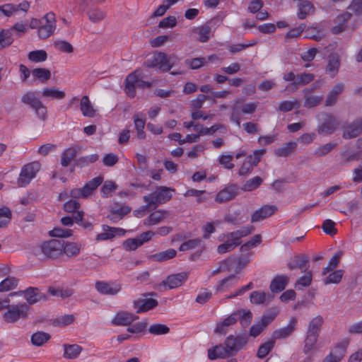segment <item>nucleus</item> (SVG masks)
I'll return each instance as SVG.
<instances>
[{"instance_id":"obj_1","label":"nucleus","mask_w":362,"mask_h":362,"mask_svg":"<svg viewBox=\"0 0 362 362\" xmlns=\"http://www.w3.org/2000/svg\"><path fill=\"white\" fill-rule=\"evenodd\" d=\"M145 75L141 70H136L129 74L125 80V91L130 98H134L136 94V88H151V83L144 80Z\"/></svg>"},{"instance_id":"obj_2","label":"nucleus","mask_w":362,"mask_h":362,"mask_svg":"<svg viewBox=\"0 0 362 362\" xmlns=\"http://www.w3.org/2000/svg\"><path fill=\"white\" fill-rule=\"evenodd\" d=\"M21 100L23 104L30 106L39 119L42 121L46 119L47 114V107L38 98L36 92L28 91L22 95Z\"/></svg>"},{"instance_id":"obj_3","label":"nucleus","mask_w":362,"mask_h":362,"mask_svg":"<svg viewBox=\"0 0 362 362\" xmlns=\"http://www.w3.org/2000/svg\"><path fill=\"white\" fill-rule=\"evenodd\" d=\"M172 191L173 189L169 187H160L153 192L144 196L143 199L145 202L148 204V206H152L153 209H154L172 198Z\"/></svg>"},{"instance_id":"obj_4","label":"nucleus","mask_w":362,"mask_h":362,"mask_svg":"<svg viewBox=\"0 0 362 362\" xmlns=\"http://www.w3.org/2000/svg\"><path fill=\"white\" fill-rule=\"evenodd\" d=\"M30 308L25 303H20L9 306L7 311L4 314V320L8 323H14L20 319L27 318Z\"/></svg>"},{"instance_id":"obj_5","label":"nucleus","mask_w":362,"mask_h":362,"mask_svg":"<svg viewBox=\"0 0 362 362\" xmlns=\"http://www.w3.org/2000/svg\"><path fill=\"white\" fill-rule=\"evenodd\" d=\"M56 29L55 15L52 12L46 13L37 29V36L40 39H46L51 36Z\"/></svg>"},{"instance_id":"obj_6","label":"nucleus","mask_w":362,"mask_h":362,"mask_svg":"<svg viewBox=\"0 0 362 362\" xmlns=\"http://www.w3.org/2000/svg\"><path fill=\"white\" fill-rule=\"evenodd\" d=\"M40 169L39 162H32L25 165L21 170L18 184L20 187L27 186L30 181L35 177L37 173Z\"/></svg>"},{"instance_id":"obj_7","label":"nucleus","mask_w":362,"mask_h":362,"mask_svg":"<svg viewBox=\"0 0 362 362\" xmlns=\"http://www.w3.org/2000/svg\"><path fill=\"white\" fill-rule=\"evenodd\" d=\"M61 249H62L61 240L56 239L45 241L40 245L42 254L50 259H57L61 257Z\"/></svg>"},{"instance_id":"obj_8","label":"nucleus","mask_w":362,"mask_h":362,"mask_svg":"<svg viewBox=\"0 0 362 362\" xmlns=\"http://www.w3.org/2000/svg\"><path fill=\"white\" fill-rule=\"evenodd\" d=\"M146 64L148 67H156L163 71H168L172 68L173 62L166 54L158 52L151 59L147 60Z\"/></svg>"},{"instance_id":"obj_9","label":"nucleus","mask_w":362,"mask_h":362,"mask_svg":"<svg viewBox=\"0 0 362 362\" xmlns=\"http://www.w3.org/2000/svg\"><path fill=\"white\" fill-rule=\"evenodd\" d=\"M247 336L229 335L226 339L224 344L226 346V349L230 354L234 356L247 344Z\"/></svg>"},{"instance_id":"obj_10","label":"nucleus","mask_w":362,"mask_h":362,"mask_svg":"<svg viewBox=\"0 0 362 362\" xmlns=\"http://www.w3.org/2000/svg\"><path fill=\"white\" fill-rule=\"evenodd\" d=\"M321 120L322 122L318 126L317 129L319 134H331L336 130L339 125L336 117L332 114H322Z\"/></svg>"},{"instance_id":"obj_11","label":"nucleus","mask_w":362,"mask_h":362,"mask_svg":"<svg viewBox=\"0 0 362 362\" xmlns=\"http://www.w3.org/2000/svg\"><path fill=\"white\" fill-rule=\"evenodd\" d=\"M62 249L61 255H64L69 258H74L78 256L81 250V245L78 243L61 240Z\"/></svg>"},{"instance_id":"obj_12","label":"nucleus","mask_w":362,"mask_h":362,"mask_svg":"<svg viewBox=\"0 0 362 362\" xmlns=\"http://www.w3.org/2000/svg\"><path fill=\"white\" fill-rule=\"evenodd\" d=\"M277 211L274 205H264L256 210L251 216V222L256 223L273 215Z\"/></svg>"},{"instance_id":"obj_13","label":"nucleus","mask_w":362,"mask_h":362,"mask_svg":"<svg viewBox=\"0 0 362 362\" xmlns=\"http://www.w3.org/2000/svg\"><path fill=\"white\" fill-rule=\"evenodd\" d=\"M362 132V118L357 119L349 124L344 130L342 137L345 139H353Z\"/></svg>"},{"instance_id":"obj_14","label":"nucleus","mask_w":362,"mask_h":362,"mask_svg":"<svg viewBox=\"0 0 362 362\" xmlns=\"http://www.w3.org/2000/svg\"><path fill=\"white\" fill-rule=\"evenodd\" d=\"M297 325L296 317H291L286 327L276 329L272 334V338L275 339H285L289 337L295 330Z\"/></svg>"},{"instance_id":"obj_15","label":"nucleus","mask_w":362,"mask_h":362,"mask_svg":"<svg viewBox=\"0 0 362 362\" xmlns=\"http://www.w3.org/2000/svg\"><path fill=\"white\" fill-rule=\"evenodd\" d=\"M315 88V86H313L310 88H305L303 91L305 99L304 106L307 108L316 107L322 101L323 95H315L313 94V91Z\"/></svg>"},{"instance_id":"obj_16","label":"nucleus","mask_w":362,"mask_h":362,"mask_svg":"<svg viewBox=\"0 0 362 362\" xmlns=\"http://www.w3.org/2000/svg\"><path fill=\"white\" fill-rule=\"evenodd\" d=\"M341 64V59L337 53H332L328 57L327 64L326 66L325 72L329 74L331 78H334L339 72Z\"/></svg>"},{"instance_id":"obj_17","label":"nucleus","mask_w":362,"mask_h":362,"mask_svg":"<svg viewBox=\"0 0 362 362\" xmlns=\"http://www.w3.org/2000/svg\"><path fill=\"white\" fill-rule=\"evenodd\" d=\"M158 300L153 298H139L134 300L133 306L136 309V313L147 312L158 305Z\"/></svg>"},{"instance_id":"obj_18","label":"nucleus","mask_w":362,"mask_h":362,"mask_svg":"<svg viewBox=\"0 0 362 362\" xmlns=\"http://www.w3.org/2000/svg\"><path fill=\"white\" fill-rule=\"evenodd\" d=\"M250 302L255 305H268L274 299V296L269 293L260 291H252L250 295Z\"/></svg>"},{"instance_id":"obj_19","label":"nucleus","mask_w":362,"mask_h":362,"mask_svg":"<svg viewBox=\"0 0 362 362\" xmlns=\"http://www.w3.org/2000/svg\"><path fill=\"white\" fill-rule=\"evenodd\" d=\"M315 78L314 74L310 73H303L296 75V79L294 83H291L286 86V89L291 91H296L299 87L305 86L311 82Z\"/></svg>"},{"instance_id":"obj_20","label":"nucleus","mask_w":362,"mask_h":362,"mask_svg":"<svg viewBox=\"0 0 362 362\" xmlns=\"http://www.w3.org/2000/svg\"><path fill=\"white\" fill-rule=\"evenodd\" d=\"M80 110L84 117L93 118L97 115L98 110L93 106L87 95L81 98L80 101Z\"/></svg>"},{"instance_id":"obj_21","label":"nucleus","mask_w":362,"mask_h":362,"mask_svg":"<svg viewBox=\"0 0 362 362\" xmlns=\"http://www.w3.org/2000/svg\"><path fill=\"white\" fill-rule=\"evenodd\" d=\"M287 266L291 270L299 269L302 271L306 272L309 267L308 258L303 254L295 256L287 264Z\"/></svg>"},{"instance_id":"obj_22","label":"nucleus","mask_w":362,"mask_h":362,"mask_svg":"<svg viewBox=\"0 0 362 362\" xmlns=\"http://www.w3.org/2000/svg\"><path fill=\"white\" fill-rule=\"evenodd\" d=\"M24 298L27 302L26 304L33 305L37 302L45 299V296L40 293L39 289L35 287H29L25 290H23Z\"/></svg>"},{"instance_id":"obj_23","label":"nucleus","mask_w":362,"mask_h":362,"mask_svg":"<svg viewBox=\"0 0 362 362\" xmlns=\"http://www.w3.org/2000/svg\"><path fill=\"white\" fill-rule=\"evenodd\" d=\"M289 281V277L286 275H277L275 276L269 286L272 293H280L285 289Z\"/></svg>"},{"instance_id":"obj_24","label":"nucleus","mask_w":362,"mask_h":362,"mask_svg":"<svg viewBox=\"0 0 362 362\" xmlns=\"http://www.w3.org/2000/svg\"><path fill=\"white\" fill-rule=\"evenodd\" d=\"M239 316L238 313H233L228 317L224 319L222 322L217 325L214 332L222 334H226L228 330V327L236 323Z\"/></svg>"},{"instance_id":"obj_25","label":"nucleus","mask_w":362,"mask_h":362,"mask_svg":"<svg viewBox=\"0 0 362 362\" xmlns=\"http://www.w3.org/2000/svg\"><path fill=\"white\" fill-rule=\"evenodd\" d=\"M344 85L342 83H338L334 85L327 95L325 106L330 107L336 104L338 100V96L344 91Z\"/></svg>"},{"instance_id":"obj_26","label":"nucleus","mask_w":362,"mask_h":362,"mask_svg":"<svg viewBox=\"0 0 362 362\" xmlns=\"http://www.w3.org/2000/svg\"><path fill=\"white\" fill-rule=\"evenodd\" d=\"M187 278V274L185 272L172 274L168 276L163 281L164 285H168L170 289L180 286Z\"/></svg>"},{"instance_id":"obj_27","label":"nucleus","mask_w":362,"mask_h":362,"mask_svg":"<svg viewBox=\"0 0 362 362\" xmlns=\"http://www.w3.org/2000/svg\"><path fill=\"white\" fill-rule=\"evenodd\" d=\"M139 317L131 313L126 311L117 312L115 315V325H131L132 322L138 319Z\"/></svg>"},{"instance_id":"obj_28","label":"nucleus","mask_w":362,"mask_h":362,"mask_svg":"<svg viewBox=\"0 0 362 362\" xmlns=\"http://www.w3.org/2000/svg\"><path fill=\"white\" fill-rule=\"evenodd\" d=\"M238 280L239 277L235 274H231L224 278L219 282L218 285L216 286V292L220 293L228 290L235 286L238 284Z\"/></svg>"},{"instance_id":"obj_29","label":"nucleus","mask_w":362,"mask_h":362,"mask_svg":"<svg viewBox=\"0 0 362 362\" xmlns=\"http://www.w3.org/2000/svg\"><path fill=\"white\" fill-rule=\"evenodd\" d=\"M254 230V226H247L235 231L227 233L226 237L228 239L230 238L233 241L238 242L240 238L251 234Z\"/></svg>"},{"instance_id":"obj_30","label":"nucleus","mask_w":362,"mask_h":362,"mask_svg":"<svg viewBox=\"0 0 362 362\" xmlns=\"http://www.w3.org/2000/svg\"><path fill=\"white\" fill-rule=\"evenodd\" d=\"M208 356L210 359H216L217 358H223L231 356L232 355L227 350L226 346L223 344L216 346L211 349H209Z\"/></svg>"},{"instance_id":"obj_31","label":"nucleus","mask_w":362,"mask_h":362,"mask_svg":"<svg viewBox=\"0 0 362 362\" xmlns=\"http://www.w3.org/2000/svg\"><path fill=\"white\" fill-rule=\"evenodd\" d=\"M167 215V211L157 210L151 213L146 219H144V224L148 226L158 224L163 221Z\"/></svg>"},{"instance_id":"obj_32","label":"nucleus","mask_w":362,"mask_h":362,"mask_svg":"<svg viewBox=\"0 0 362 362\" xmlns=\"http://www.w3.org/2000/svg\"><path fill=\"white\" fill-rule=\"evenodd\" d=\"M236 194L237 193L235 187H228L220 191L217 194L216 197V201L218 203L228 202L235 198Z\"/></svg>"},{"instance_id":"obj_33","label":"nucleus","mask_w":362,"mask_h":362,"mask_svg":"<svg viewBox=\"0 0 362 362\" xmlns=\"http://www.w3.org/2000/svg\"><path fill=\"white\" fill-rule=\"evenodd\" d=\"M83 349L78 344H64L63 356L68 359H74L81 353Z\"/></svg>"},{"instance_id":"obj_34","label":"nucleus","mask_w":362,"mask_h":362,"mask_svg":"<svg viewBox=\"0 0 362 362\" xmlns=\"http://www.w3.org/2000/svg\"><path fill=\"white\" fill-rule=\"evenodd\" d=\"M42 96L45 99L61 100L65 97V93L54 88H45L41 90Z\"/></svg>"},{"instance_id":"obj_35","label":"nucleus","mask_w":362,"mask_h":362,"mask_svg":"<svg viewBox=\"0 0 362 362\" xmlns=\"http://www.w3.org/2000/svg\"><path fill=\"white\" fill-rule=\"evenodd\" d=\"M103 177L98 176L87 182L84 187L81 188L83 198L88 197L92 192H93L103 182Z\"/></svg>"},{"instance_id":"obj_36","label":"nucleus","mask_w":362,"mask_h":362,"mask_svg":"<svg viewBox=\"0 0 362 362\" xmlns=\"http://www.w3.org/2000/svg\"><path fill=\"white\" fill-rule=\"evenodd\" d=\"M50 338L51 336L49 334L42 331H38L31 335L30 341L33 346H42L44 344L47 342Z\"/></svg>"},{"instance_id":"obj_37","label":"nucleus","mask_w":362,"mask_h":362,"mask_svg":"<svg viewBox=\"0 0 362 362\" xmlns=\"http://www.w3.org/2000/svg\"><path fill=\"white\" fill-rule=\"evenodd\" d=\"M176 254V250L170 248L167 250L151 255L150 256V259L156 262H164L173 258L175 257Z\"/></svg>"},{"instance_id":"obj_38","label":"nucleus","mask_w":362,"mask_h":362,"mask_svg":"<svg viewBox=\"0 0 362 362\" xmlns=\"http://www.w3.org/2000/svg\"><path fill=\"white\" fill-rule=\"evenodd\" d=\"M77 150L76 148L71 147L66 148L62 153L61 164L64 167L68 166L71 161L76 156Z\"/></svg>"},{"instance_id":"obj_39","label":"nucleus","mask_w":362,"mask_h":362,"mask_svg":"<svg viewBox=\"0 0 362 362\" xmlns=\"http://www.w3.org/2000/svg\"><path fill=\"white\" fill-rule=\"evenodd\" d=\"M297 147V144L294 141L287 142L282 147L278 148L275 150L274 153L279 157L288 156L293 152Z\"/></svg>"},{"instance_id":"obj_40","label":"nucleus","mask_w":362,"mask_h":362,"mask_svg":"<svg viewBox=\"0 0 362 362\" xmlns=\"http://www.w3.org/2000/svg\"><path fill=\"white\" fill-rule=\"evenodd\" d=\"M243 101V99H236L234 100V104L230 107L231 114L230 119L231 122L235 123L238 127L240 126V113L239 111L240 104Z\"/></svg>"},{"instance_id":"obj_41","label":"nucleus","mask_w":362,"mask_h":362,"mask_svg":"<svg viewBox=\"0 0 362 362\" xmlns=\"http://www.w3.org/2000/svg\"><path fill=\"white\" fill-rule=\"evenodd\" d=\"M347 346L348 341L340 342L334 346L329 354L339 362L345 355Z\"/></svg>"},{"instance_id":"obj_42","label":"nucleus","mask_w":362,"mask_h":362,"mask_svg":"<svg viewBox=\"0 0 362 362\" xmlns=\"http://www.w3.org/2000/svg\"><path fill=\"white\" fill-rule=\"evenodd\" d=\"M18 284V279L13 276H9L0 283V292H6L14 289Z\"/></svg>"},{"instance_id":"obj_43","label":"nucleus","mask_w":362,"mask_h":362,"mask_svg":"<svg viewBox=\"0 0 362 362\" xmlns=\"http://www.w3.org/2000/svg\"><path fill=\"white\" fill-rule=\"evenodd\" d=\"M13 42L12 32L10 29H2L0 30V46L4 48L8 47Z\"/></svg>"},{"instance_id":"obj_44","label":"nucleus","mask_w":362,"mask_h":362,"mask_svg":"<svg viewBox=\"0 0 362 362\" xmlns=\"http://www.w3.org/2000/svg\"><path fill=\"white\" fill-rule=\"evenodd\" d=\"M323 324V318L318 315L314 317L309 323L308 333L318 334L320 331L322 325Z\"/></svg>"},{"instance_id":"obj_45","label":"nucleus","mask_w":362,"mask_h":362,"mask_svg":"<svg viewBox=\"0 0 362 362\" xmlns=\"http://www.w3.org/2000/svg\"><path fill=\"white\" fill-rule=\"evenodd\" d=\"M313 10V6L311 2L303 1L299 6L298 18L301 20L306 18L312 13Z\"/></svg>"},{"instance_id":"obj_46","label":"nucleus","mask_w":362,"mask_h":362,"mask_svg":"<svg viewBox=\"0 0 362 362\" xmlns=\"http://www.w3.org/2000/svg\"><path fill=\"white\" fill-rule=\"evenodd\" d=\"M343 255L342 251H338L334 254L332 257L330 259L328 265L324 268L322 275L327 274L330 271L335 269L339 264L340 258Z\"/></svg>"},{"instance_id":"obj_47","label":"nucleus","mask_w":362,"mask_h":362,"mask_svg":"<svg viewBox=\"0 0 362 362\" xmlns=\"http://www.w3.org/2000/svg\"><path fill=\"white\" fill-rule=\"evenodd\" d=\"M234 313H238L240 315L238 320H240V322L243 327H246L251 323L252 319V313L250 310L240 309L237 310Z\"/></svg>"},{"instance_id":"obj_48","label":"nucleus","mask_w":362,"mask_h":362,"mask_svg":"<svg viewBox=\"0 0 362 362\" xmlns=\"http://www.w3.org/2000/svg\"><path fill=\"white\" fill-rule=\"evenodd\" d=\"M28 58L32 62L39 63L46 61L47 54L45 50H35L28 53Z\"/></svg>"},{"instance_id":"obj_49","label":"nucleus","mask_w":362,"mask_h":362,"mask_svg":"<svg viewBox=\"0 0 362 362\" xmlns=\"http://www.w3.org/2000/svg\"><path fill=\"white\" fill-rule=\"evenodd\" d=\"M96 291L102 295L113 294V288L110 283L104 281H98L95 284Z\"/></svg>"},{"instance_id":"obj_50","label":"nucleus","mask_w":362,"mask_h":362,"mask_svg":"<svg viewBox=\"0 0 362 362\" xmlns=\"http://www.w3.org/2000/svg\"><path fill=\"white\" fill-rule=\"evenodd\" d=\"M318 337V334H313L307 332L303 348V351L305 354H309V352L314 349L315 345L317 341Z\"/></svg>"},{"instance_id":"obj_51","label":"nucleus","mask_w":362,"mask_h":362,"mask_svg":"<svg viewBox=\"0 0 362 362\" xmlns=\"http://www.w3.org/2000/svg\"><path fill=\"white\" fill-rule=\"evenodd\" d=\"M75 317L73 315H64L54 319L52 325L54 327H65L71 325L74 321Z\"/></svg>"},{"instance_id":"obj_52","label":"nucleus","mask_w":362,"mask_h":362,"mask_svg":"<svg viewBox=\"0 0 362 362\" xmlns=\"http://www.w3.org/2000/svg\"><path fill=\"white\" fill-rule=\"evenodd\" d=\"M240 244V242L233 241L230 238L228 239L224 243L221 244L217 247V252L219 254H224L233 250Z\"/></svg>"},{"instance_id":"obj_53","label":"nucleus","mask_w":362,"mask_h":362,"mask_svg":"<svg viewBox=\"0 0 362 362\" xmlns=\"http://www.w3.org/2000/svg\"><path fill=\"white\" fill-rule=\"evenodd\" d=\"M51 237L66 238L73 235V230L56 227L49 232Z\"/></svg>"},{"instance_id":"obj_54","label":"nucleus","mask_w":362,"mask_h":362,"mask_svg":"<svg viewBox=\"0 0 362 362\" xmlns=\"http://www.w3.org/2000/svg\"><path fill=\"white\" fill-rule=\"evenodd\" d=\"M325 37V33L321 29L310 27L306 30L305 37L314 40L317 42L320 41Z\"/></svg>"},{"instance_id":"obj_55","label":"nucleus","mask_w":362,"mask_h":362,"mask_svg":"<svg viewBox=\"0 0 362 362\" xmlns=\"http://www.w3.org/2000/svg\"><path fill=\"white\" fill-rule=\"evenodd\" d=\"M49 293L53 296L61 297L62 298H68L73 293L72 290L70 288L56 287H50L49 288Z\"/></svg>"},{"instance_id":"obj_56","label":"nucleus","mask_w":362,"mask_h":362,"mask_svg":"<svg viewBox=\"0 0 362 362\" xmlns=\"http://www.w3.org/2000/svg\"><path fill=\"white\" fill-rule=\"evenodd\" d=\"M99 158V156L96 153L81 157L76 160V165L80 168L88 166L90 163H93Z\"/></svg>"},{"instance_id":"obj_57","label":"nucleus","mask_w":362,"mask_h":362,"mask_svg":"<svg viewBox=\"0 0 362 362\" xmlns=\"http://www.w3.org/2000/svg\"><path fill=\"white\" fill-rule=\"evenodd\" d=\"M148 332L154 335L166 334L170 332L169 327L163 324H153L148 328Z\"/></svg>"},{"instance_id":"obj_58","label":"nucleus","mask_w":362,"mask_h":362,"mask_svg":"<svg viewBox=\"0 0 362 362\" xmlns=\"http://www.w3.org/2000/svg\"><path fill=\"white\" fill-rule=\"evenodd\" d=\"M11 211L8 207L0 208V228L5 227L11 221Z\"/></svg>"},{"instance_id":"obj_59","label":"nucleus","mask_w":362,"mask_h":362,"mask_svg":"<svg viewBox=\"0 0 362 362\" xmlns=\"http://www.w3.org/2000/svg\"><path fill=\"white\" fill-rule=\"evenodd\" d=\"M274 346V341L270 340L267 342L264 343L262 344L257 351V356L259 358H264L273 349Z\"/></svg>"},{"instance_id":"obj_60","label":"nucleus","mask_w":362,"mask_h":362,"mask_svg":"<svg viewBox=\"0 0 362 362\" xmlns=\"http://www.w3.org/2000/svg\"><path fill=\"white\" fill-rule=\"evenodd\" d=\"M344 270L338 269L332 272L329 276L325 279V284H338L342 279L344 275Z\"/></svg>"},{"instance_id":"obj_61","label":"nucleus","mask_w":362,"mask_h":362,"mask_svg":"<svg viewBox=\"0 0 362 362\" xmlns=\"http://www.w3.org/2000/svg\"><path fill=\"white\" fill-rule=\"evenodd\" d=\"M336 146L337 144L335 143H327L317 148L314 154L318 157L325 156L331 152Z\"/></svg>"},{"instance_id":"obj_62","label":"nucleus","mask_w":362,"mask_h":362,"mask_svg":"<svg viewBox=\"0 0 362 362\" xmlns=\"http://www.w3.org/2000/svg\"><path fill=\"white\" fill-rule=\"evenodd\" d=\"M33 76L42 81H47L51 77L50 71L45 68H37L32 71Z\"/></svg>"},{"instance_id":"obj_63","label":"nucleus","mask_w":362,"mask_h":362,"mask_svg":"<svg viewBox=\"0 0 362 362\" xmlns=\"http://www.w3.org/2000/svg\"><path fill=\"white\" fill-rule=\"evenodd\" d=\"M278 314L276 308H272L264 313L261 317L260 322L266 327L271 322H272Z\"/></svg>"},{"instance_id":"obj_64","label":"nucleus","mask_w":362,"mask_h":362,"mask_svg":"<svg viewBox=\"0 0 362 362\" xmlns=\"http://www.w3.org/2000/svg\"><path fill=\"white\" fill-rule=\"evenodd\" d=\"M262 182V179L256 176L252 179L248 180L243 186V189L245 191H252L257 188Z\"/></svg>"}]
</instances>
